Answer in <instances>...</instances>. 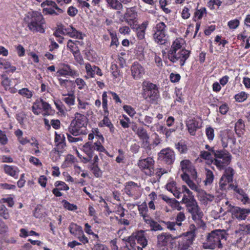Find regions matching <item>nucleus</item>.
<instances>
[{
	"mask_svg": "<svg viewBox=\"0 0 250 250\" xmlns=\"http://www.w3.org/2000/svg\"><path fill=\"white\" fill-rule=\"evenodd\" d=\"M138 189L137 184L133 182L130 181L125 184L124 188L125 192L129 197L135 196Z\"/></svg>",
	"mask_w": 250,
	"mask_h": 250,
	"instance_id": "nucleus-21",
	"label": "nucleus"
},
{
	"mask_svg": "<svg viewBox=\"0 0 250 250\" xmlns=\"http://www.w3.org/2000/svg\"><path fill=\"white\" fill-rule=\"evenodd\" d=\"M75 60L80 64H82L83 63V60L82 56L81 54L79 49H76L72 53Z\"/></svg>",
	"mask_w": 250,
	"mask_h": 250,
	"instance_id": "nucleus-48",
	"label": "nucleus"
},
{
	"mask_svg": "<svg viewBox=\"0 0 250 250\" xmlns=\"http://www.w3.org/2000/svg\"><path fill=\"white\" fill-rule=\"evenodd\" d=\"M78 41H73L71 40H68L67 42V47L69 48L70 51L73 53L76 49H79L78 47L76 46V42H78Z\"/></svg>",
	"mask_w": 250,
	"mask_h": 250,
	"instance_id": "nucleus-53",
	"label": "nucleus"
},
{
	"mask_svg": "<svg viewBox=\"0 0 250 250\" xmlns=\"http://www.w3.org/2000/svg\"><path fill=\"white\" fill-rule=\"evenodd\" d=\"M148 25V21L143 22L138 27L137 32V36L139 40H142L145 38V31Z\"/></svg>",
	"mask_w": 250,
	"mask_h": 250,
	"instance_id": "nucleus-30",
	"label": "nucleus"
},
{
	"mask_svg": "<svg viewBox=\"0 0 250 250\" xmlns=\"http://www.w3.org/2000/svg\"><path fill=\"white\" fill-rule=\"evenodd\" d=\"M24 21L31 32L44 33L45 21L41 13L38 11L28 12L25 15Z\"/></svg>",
	"mask_w": 250,
	"mask_h": 250,
	"instance_id": "nucleus-2",
	"label": "nucleus"
},
{
	"mask_svg": "<svg viewBox=\"0 0 250 250\" xmlns=\"http://www.w3.org/2000/svg\"><path fill=\"white\" fill-rule=\"evenodd\" d=\"M171 208L180 211L183 209V207L180 205V202L174 198H172L168 204Z\"/></svg>",
	"mask_w": 250,
	"mask_h": 250,
	"instance_id": "nucleus-45",
	"label": "nucleus"
},
{
	"mask_svg": "<svg viewBox=\"0 0 250 250\" xmlns=\"http://www.w3.org/2000/svg\"><path fill=\"white\" fill-rule=\"evenodd\" d=\"M65 146L66 145L64 140H62V141L59 142L56 145V147L53 149L52 153H54L60 157L64 152Z\"/></svg>",
	"mask_w": 250,
	"mask_h": 250,
	"instance_id": "nucleus-28",
	"label": "nucleus"
},
{
	"mask_svg": "<svg viewBox=\"0 0 250 250\" xmlns=\"http://www.w3.org/2000/svg\"><path fill=\"white\" fill-rule=\"evenodd\" d=\"M100 142L92 144L90 142L85 143L82 147V150L87 156L92 158L95 150L104 152L105 149Z\"/></svg>",
	"mask_w": 250,
	"mask_h": 250,
	"instance_id": "nucleus-11",
	"label": "nucleus"
},
{
	"mask_svg": "<svg viewBox=\"0 0 250 250\" xmlns=\"http://www.w3.org/2000/svg\"><path fill=\"white\" fill-rule=\"evenodd\" d=\"M60 33L62 35H67L71 38H75L78 39H82V33L77 31L75 28L72 26H69L67 28H65L63 26H62L61 28L59 29Z\"/></svg>",
	"mask_w": 250,
	"mask_h": 250,
	"instance_id": "nucleus-19",
	"label": "nucleus"
},
{
	"mask_svg": "<svg viewBox=\"0 0 250 250\" xmlns=\"http://www.w3.org/2000/svg\"><path fill=\"white\" fill-rule=\"evenodd\" d=\"M55 9H52L51 8H43V13L44 14H49V15H59L60 14H61L63 12V10L60 8L58 7V6L53 7Z\"/></svg>",
	"mask_w": 250,
	"mask_h": 250,
	"instance_id": "nucleus-36",
	"label": "nucleus"
},
{
	"mask_svg": "<svg viewBox=\"0 0 250 250\" xmlns=\"http://www.w3.org/2000/svg\"><path fill=\"white\" fill-rule=\"evenodd\" d=\"M70 233L77 237V236L82 234L83 231L81 227L75 223H71L69 227Z\"/></svg>",
	"mask_w": 250,
	"mask_h": 250,
	"instance_id": "nucleus-29",
	"label": "nucleus"
},
{
	"mask_svg": "<svg viewBox=\"0 0 250 250\" xmlns=\"http://www.w3.org/2000/svg\"><path fill=\"white\" fill-rule=\"evenodd\" d=\"M234 174L235 171L232 168L228 167L225 169L219 183L220 190L224 191L231 189L229 185L232 182Z\"/></svg>",
	"mask_w": 250,
	"mask_h": 250,
	"instance_id": "nucleus-6",
	"label": "nucleus"
},
{
	"mask_svg": "<svg viewBox=\"0 0 250 250\" xmlns=\"http://www.w3.org/2000/svg\"><path fill=\"white\" fill-rule=\"evenodd\" d=\"M78 108L79 109H86L88 108V106L89 105V103L85 102L82 100H81L80 98H78Z\"/></svg>",
	"mask_w": 250,
	"mask_h": 250,
	"instance_id": "nucleus-55",
	"label": "nucleus"
},
{
	"mask_svg": "<svg viewBox=\"0 0 250 250\" xmlns=\"http://www.w3.org/2000/svg\"><path fill=\"white\" fill-rule=\"evenodd\" d=\"M143 87L145 92L143 94V97L145 99L149 98L151 101H156L159 96V91L157 86L152 83L147 82H144L143 83Z\"/></svg>",
	"mask_w": 250,
	"mask_h": 250,
	"instance_id": "nucleus-8",
	"label": "nucleus"
},
{
	"mask_svg": "<svg viewBox=\"0 0 250 250\" xmlns=\"http://www.w3.org/2000/svg\"><path fill=\"white\" fill-rule=\"evenodd\" d=\"M108 113H105V116L102 120V122L105 126L108 127L109 128L110 132L111 133L114 134L115 132L116 129L110 120L107 118V116L108 115Z\"/></svg>",
	"mask_w": 250,
	"mask_h": 250,
	"instance_id": "nucleus-37",
	"label": "nucleus"
},
{
	"mask_svg": "<svg viewBox=\"0 0 250 250\" xmlns=\"http://www.w3.org/2000/svg\"><path fill=\"white\" fill-rule=\"evenodd\" d=\"M166 188L168 191L171 192L176 198H180L181 192L179 190L180 188H178L176 187L175 182L171 181L167 183L166 185Z\"/></svg>",
	"mask_w": 250,
	"mask_h": 250,
	"instance_id": "nucleus-25",
	"label": "nucleus"
},
{
	"mask_svg": "<svg viewBox=\"0 0 250 250\" xmlns=\"http://www.w3.org/2000/svg\"><path fill=\"white\" fill-rule=\"evenodd\" d=\"M190 229V230L184 233L182 235L180 236V237L182 236V238L178 242V250H190V248L196 237V228L194 225H191Z\"/></svg>",
	"mask_w": 250,
	"mask_h": 250,
	"instance_id": "nucleus-5",
	"label": "nucleus"
},
{
	"mask_svg": "<svg viewBox=\"0 0 250 250\" xmlns=\"http://www.w3.org/2000/svg\"><path fill=\"white\" fill-rule=\"evenodd\" d=\"M229 187L241 196L240 199L244 204L249 202L250 199L243 189L238 188L237 185H234L233 184H229Z\"/></svg>",
	"mask_w": 250,
	"mask_h": 250,
	"instance_id": "nucleus-23",
	"label": "nucleus"
},
{
	"mask_svg": "<svg viewBox=\"0 0 250 250\" xmlns=\"http://www.w3.org/2000/svg\"><path fill=\"white\" fill-rule=\"evenodd\" d=\"M92 250H109L108 247L102 244L96 243L92 249Z\"/></svg>",
	"mask_w": 250,
	"mask_h": 250,
	"instance_id": "nucleus-64",
	"label": "nucleus"
},
{
	"mask_svg": "<svg viewBox=\"0 0 250 250\" xmlns=\"http://www.w3.org/2000/svg\"><path fill=\"white\" fill-rule=\"evenodd\" d=\"M160 161L167 165H171L174 162L175 156L174 151L169 148L163 149L158 153Z\"/></svg>",
	"mask_w": 250,
	"mask_h": 250,
	"instance_id": "nucleus-15",
	"label": "nucleus"
},
{
	"mask_svg": "<svg viewBox=\"0 0 250 250\" xmlns=\"http://www.w3.org/2000/svg\"><path fill=\"white\" fill-rule=\"evenodd\" d=\"M107 6L111 9L117 10V14H120V10L123 9V4L120 0H105Z\"/></svg>",
	"mask_w": 250,
	"mask_h": 250,
	"instance_id": "nucleus-24",
	"label": "nucleus"
},
{
	"mask_svg": "<svg viewBox=\"0 0 250 250\" xmlns=\"http://www.w3.org/2000/svg\"><path fill=\"white\" fill-rule=\"evenodd\" d=\"M187 184L189 188L194 191H196L197 193L201 189L191 179L187 182Z\"/></svg>",
	"mask_w": 250,
	"mask_h": 250,
	"instance_id": "nucleus-60",
	"label": "nucleus"
},
{
	"mask_svg": "<svg viewBox=\"0 0 250 250\" xmlns=\"http://www.w3.org/2000/svg\"><path fill=\"white\" fill-rule=\"evenodd\" d=\"M154 161L151 157L141 159L138 162V166L147 175H152L154 173Z\"/></svg>",
	"mask_w": 250,
	"mask_h": 250,
	"instance_id": "nucleus-14",
	"label": "nucleus"
},
{
	"mask_svg": "<svg viewBox=\"0 0 250 250\" xmlns=\"http://www.w3.org/2000/svg\"><path fill=\"white\" fill-rule=\"evenodd\" d=\"M62 203L63 204V207L69 210H75L77 209L76 205L70 204L65 200L62 201Z\"/></svg>",
	"mask_w": 250,
	"mask_h": 250,
	"instance_id": "nucleus-56",
	"label": "nucleus"
},
{
	"mask_svg": "<svg viewBox=\"0 0 250 250\" xmlns=\"http://www.w3.org/2000/svg\"><path fill=\"white\" fill-rule=\"evenodd\" d=\"M102 105L105 113H108L107 109V95L106 92H104L102 95Z\"/></svg>",
	"mask_w": 250,
	"mask_h": 250,
	"instance_id": "nucleus-50",
	"label": "nucleus"
},
{
	"mask_svg": "<svg viewBox=\"0 0 250 250\" xmlns=\"http://www.w3.org/2000/svg\"><path fill=\"white\" fill-rule=\"evenodd\" d=\"M42 109L45 112V115H48L50 112L51 106L42 99H38L33 103L32 106V111L35 114L39 115L41 113Z\"/></svg>",
	"mask_w": 250,
	"mask_h": 250,
	"instance_id": "nucleus-13",
	"label": "nucleus"
},
{
	"mask_svg": "<svg viewBox=\"0 0 250 250\" xmlns=\"http://www.w3.org/2000/svg\"><path fill=\"white\" fill-rule=\"evenodd\" d=\"M153 38L155 42L160 44H164L167 39L166 34L154 33Z\"/></svg>",
	"mask_w": 250,
	"mask_h": 250,
	"instance_id": "nucleus-33",
	"label": "nucleus"
},
{
	"mask_svg": "<svg viewBox=\"0 0 250 250\" xmlns=\"http://www.w3.org/2000/svg\"><path fill=\"white\" fill-rule=\"evenodd\" d=\"M206 14V9L202 7L200 9L197 10L194 13V18H197L198 19L202 18L203 15Z\"/></svg>",
	"mask_w": 250,
	"mask_h": 250,
	"instance_id": "nucleus-59",
	"label": "nucleus"
},
{
	"mask_svg": "<svg viewBox=\"0 0 250 250\" xmlns=\"http://www.w3.org/2000/svg\"><path fill=\"white\" fill-rule=\"evenodd\" d=\"M215 157L213 164L219 169H223L230 162L231 160L230 154L226 151L220 150L214 152Z\"/></svg>",
	"mask_w": 250,
	"mask_h": 250,
	"instance_id": "nucleus-7",
	"label": "nucleus"
},
{
	"mask_svg": "<svg viewBox=\"0 0 250 250\" xmlns=\"http://www.w3.org/2000/svg\"><path fill=\"white\" fill-rule=\"evenodd\" d=\"M206 179L204 181L205 184L207 186L210 185L214 179V175L213 172L210 170L206 168Z\"/></svg>",
	"mask_w": 250,
	"mask_h": 250,
	"instance_id": "nucleus-41",
	"label": "nucleus"
},
{
	"mask_svg": "<svg viewBox=\"0 0 250 250\" xmlns=\"http://www.w3.org/2000/svg\"><path fill=\"white\" fill-rule=\"evenodd\" d=\"M87 118L86 116L79 112L74 114V118L68 127V131L74 136L86 134Z\"/></svg>",
	"mask_w": 250,
	"mask_h": 250,
	"instance_id": "nucleus-4",
	"label": "nucleus"
},
{
	"mask_svg": "<svg viewBox=\"0 0 250 250\" xmlns=\"http://www.w3.org/2000/svg\"><path fill=\"white\" fill-rule=\"evenodd\" d=\"M227 233L224 229H215L208 233L205 242L203 243V248L205 249L214 250L223 247L221 240L227 239Z\"/></svg>",
	"mask_w": 250,
	"mask_h": 250,
	"instance_id": "nucleus-3",
	"label": "nucleus"
},
{
	"mask_svg": "<svg viewBox=\"0 0 250 250\" xmlns=\"http://www.w3.org/2000/svg\"><path fill=\"white\" fill-rule=\"evenodd\" d=\"M186 219L185 214L184 211L179 212L175 217V223L177 224V226L180 227L182 225V222Z\"/></svg>",
	"mask_w": 250,
	"mask_h": 250,
	"instance_id": "nucleus-43",
	"label": "nucleus"
},
{
	"mask_svg": "<svg viewBox=\"0 0 250 250\" xmlns=\"http://www.w3.org/2000/svg\"><path fill=\"white\" fill-rule=\"evenodd\" d=\"M213 155L212 152L207 151H201L199 155L201 158L210 162H213Z\"/></svg>",
	"mask_w": 250,
	"mask_h": 250,
	"instance_id": "nucleus-44",
	"label": "nucleus"
},
{
	"mask_svg": "<svg viewBox=\"0 0 250 250\" xmlns=\"http://www.w3.org/2000/svg\"><path fill=\"white\" fill-rule=\"evenodd\" d=\"M221 138L222 146L224 148L227 147L229 142L234 144L236 139L233 131L230 129H226L221 132Z\"/></svg>",
	"mask_w": 250,
	"mask_h": 250,
	"instance_id": "nucleus-17",
	"label": "nucleus"
},
{
	"mask_svg": "<svg viewBox=\"0 0 250 250\" xmlns=\"http://www.w3.org/2000/svg\"><path fill=\"white\" fill-rule=\"evenodd\" d=\"M56 76L58 77L69 76L74 78L79 76V73L70 65L62 63L60 64L59 68L56 72Z\"/></svg>",
	"mask_w": 250,
	"mask_h": 250,
	"instance_id": "nucleus-12",
	"label": "nucleus"
},
{
	"mask_svg": "<svg viewBox=\"0 0 250 250\" xmlns=\"http://www.w3.org/2000/svg\"><path fill=\"white\" fill-rule=\"evenodd\" d=\"M144 233L143 230H140L135 235L137 243L140 244L143 248L145 247L147 244L146 239L145 237Z\"/></svg>",
	"mask_w": 250,
	"mask_h": 250,
	"instance_id": "nucleus-32",
	"label": "nucleus"
},
{
	"mask_svg": "<svg viewBox=\"0 0 250 250\" xmlns=\"http://www.w3.org/2000/svg\"><path fill=\"white\" fill-rule=\"evenodd\" d=\"M185 43L182 38L176 39L172 43L171 48L168 51L167 57L169 61L173 63L179 62L182 66L188 58L190 52L186 49H181Z\"/></svg>",
	"mask_w": 250,
	"mask_h": 250,
	"instance_id": "nucleus-1",
	"label": "nucleus"
},
{
	"mask_svg": "<svg viewBox=\"0 0 250 250\" xmlns=\"http://www.w3.org/2000/svg\"><path fill=\"white\" fill-rule=\"evenodd\" d=\"M181 170L183 172L190 173L192 178L197 183L201 181L200 179L198 177L197 172L194 166L188 160H184L180 162Z\"/></svg>",
	"mask_w": 250,
	"mask_h": 250,
	"instance_id": "nucleus-10",
	"label": "nucleus"
},
{
	"mask_svg": "<svg viewBox=\"0 0 250 250\" xmlns=\"http://www.w3.org/2000/svg\"><path fill=\"white\" fill-rule=\"evenodd\" d=\"M186 126L189 134L194 136L197 130L201 127L202 125L199 121L195 119H189L186 122Z\"/></svg>",
	"mask_w": 250,
	"mask_h": 250,
	"instance_id": "nucleus-20",
	"label": "nucleus"
},
{
	"mask_svg": "<svg viewBox=\"0 0 250 250\" xmlns=\"http://www.w3.org/2000/svg\"><path fill=\"white\" fill-rule=\"evenodd\" d=\"M162 222L166 225L167 229L171 231H175L177 229L176 228V226H177V224L175 223V222H170V221H162Z\"/></svg>",
	"mask_w": 250,
	"mask_h": 250,
	"instance_id": "nucleus-57",
	"label": "nucleus"
},
{
	"mask_svg": "<svg viewBox=\"0 0 250 250\" xmlns=\"http://www.w3.org/2000/svg\"><path fill=\"white\" fill-rule=\"evenodd\" d=\"M131 75L134 79L139 80L145 73V68L138 62H134L130 68Z\"/></svg>",
	"mask_w": 250,
	"mask_h": 250,
	"instance_id": "nucleus-18",
	"label": "nucleus"
},
{
	"mask_svg": "<svg viewBox=\"0 0 250 250\" xmlns=\"http://www.w3.org/2000/svg\"><path fill=\"white\" fill-rule=\"evenodd\" d=\"M4 170L7 174L13 177L15 179L18 178L19 170L17 167L5 165L4 166Z\"/></svg>",
	"mask_w": 250,
	"mask_h": 250,
	"instance_id": "nucleus-27",
	"label": "nucleus"
},
{
	"mask_svg": "<svg viewBox=\"0 0 250 250\" xmlns=\"http://www.w3.org/2000/svg\"><path fill=\"white\" fill-rule=\"evenodd\" d=\"M167 26L163 22H159L156 24L153 29L154 33L166 34Z\"/></svg>",
	"mask_w": 250,
	"mask_h": 250,
	"instance_id": "nucleus-39",
	"label": "nucleus"
},
{
	"mask_svg": "<svg viewBox=\"0 0 250 250\" xmlns=\"http://www.w3.org/2000/svg\"><path fill=\"white\" fill-rule=\"evenodd\" d=\"M227 212H230L233 217L239 220H244L250 214V208H241L239 207L232 206L229 205L227 208Z\"/></svg>",
	"mask_w": 250,
	"mask_h": 250,
	"instance_id": "nucleus-9",
	"label": "nucleus"
},
{
	"mask_svg": "<svg viewBox=\"0 0 250 250\" xmlns=\"http://www.w3.org/2000/svg\"><path fill=\"white\" fill-rule=\"evenodd\" d=\"M170 235L166 233H163L157 237L158 244L160 246H164L167 245L169 241Z\"/></svg>",
	"mask_w": 250,
	"mask_h": 250,
	"instance_id": "nucleus-35",
	"label": "nucleus"
},
{
	"mask_svg": "<svg viewBox=\"0 0 250 250\" xmlns=\"http://www.w3.org/2000/svg\"><path fill=\"white\" fill-rule=\"evenodd\" d=\"M190 213L191 215L192 219L195 221H200L203 216V213L201 210L200 207L194 210V211H192Z\"/></svg>",
	"mask_w": 250,
	"mask_h": 250,
	"instance_id": "nucleus-38",
	"label": "nucleus"
},
{
	"mask_svg": "<svg viewBox=\"0 0 250 250\" xmlns=\"http://www.w3.org/2000/svg\"><path fill=\"white\" fill-rule=\"evenodd\" d=\"M0 68L8 69V71L11 72H14L16 69L15 66L11 65L10 62L2 58H0Z\"/></svg>",
	"mask_w": 250,
	"mask_h": 250,
	"instance_id": "nucleus-31",
	"label": "nucleus"
},
{
	"mask_svg": "<svg viewBox=\"0 0 250 250\" xmlns=\"http://www.w3.org/2000/svg\"><path fill=\"white\" fill-rule=\"evenodd\" d=\"M142 147L145 149L147 154L150 155L151 154V149L153 146L152 145L149 143L148 140L142 142Z\"/></svg>",
	"mask_w": 250,
	"mask_h": 250,
	"instance_id": "nucleus-52",
	"label": "nucleus"
},
{
	"mask_svg": "<svg viewBox=\"0 0 250 250\" xmlns=\"http://www.w3.org/2000/svg\"><path fill=\"white\" fill-rule=\"evenodd\" d=\"M138 14L135 7L127 8L124 15V20L131 28L136 24L137 21Z\"/></svg>",
	"mask_w": 250,
	"mask_h": 250,
	"instance_id": "nucleus-16",
	"label": "nucleus"
},
{
	"mask_svg": "<svg viewBox=\"0 0 250 250\" xmlns=\"http://www.w3.org/2000/svg\"><path fill=\"white\" fill-rule=\"evenodd\" d=\"M136 134L139 138L142 140V142L147 141L149 139V137L147 133V131L143 127H139L136 131Z\"/></svg>",
	"mask_w": 250,
	"mask_h": 250,
	"instance_id": "nucleus-34",
	"label": "nucleus"
},
{
	"mask_svg": "<svg viewBox=\"0 0 250 250\" xmlns=\"http://www.w3.org/2000/svg\"><path fill=\"white\" fill-rule=\"evenodd\" d=\"M55 186L59 187V188L61 190H67L69 188V187L64 182L62 181H57L55 183Z\"/></svg>",
	"mask_w": 250,
	"mask_h": 250,
	"instance_id": "nucleus-63",
	"label": "nucleus"
},
{
	"mask_svg": "<svg viewBox=\"0 0 250 250\" xmlns=\"http://www.w3.org/2000/svg\"><path fill=\"white\" fill-rule=\"evenodd\" d=\"M206 134L208 139L211 141L213 140L214 137V129L211 127H207L206 129Z\"/></svg>",
	"mask_w": 250,
	"mask_h": 250,
	"instance_id": "nucleus-54",
	"label": "nucleus"
},
{
	"mask_svg": "<svg viewBox=\"0 0 250 250\" xmlns=\"http://www.w3.org/2000/svg\"><path fill=\"white\" fill-rule=\"evenodd\" d=\"M138 209L139 210V214L141 217H143L149 215L148 214V207L146 202H144L141 205H139L138 207Z\"/></svg>",
	"mask_w": 250,
	"mask_h": 250,
	"instance_id": "nucleus-40",
	"label": "nucleus"
},
{
	"mask_svg": "<svg viewBox=\"0 0 250 250\" xmlns=\"http://www.w3.org/2000/svg\"><path fill=\"white\" fill-rule=\"evenodd\" d=\"M245 128V125L244 122L242 119H239L238 121L235 123V131L237 134L239 133L237 132L238 130H243Z\"/></svg>",
	"mask_w": 250,
	"mask_h": 250,
	"instance_id": "nucleus-58",
	"label": "nucleus"
},
{
	"mask_svg": "<svg viewBox=\"0 0 250 250\" xmlns=\"http://www.w3.org/2000/svg\"><path fill=\"white\" fill-rule=\"evenodd\" d=\"M150 227L151 231L162 230L163 229V227L154 220L151 224Z\"/></svg>",
	"mask_w": 250,
	"mask_h": 250,
	"instance_id": "nucleus-61",
	"label": "nucleus"
},
{
	"mask_svg": "<svg viewBox=\"0 0 250 250\" xmlns=\"http://www.w3.org/2000/svg\"><path fill=\"white\" fill-rule=\"evenodd\" d=\"M18 93L27 99H30L32 97L34 92L27 88H23L18 91Z\"/></svg>",
	"mask_w": 250,
	"mask_h": 250,
	"instance_id": "nucleus-42",
	"label": "nucleus"
},
{
	"mask_svg": "<svg viewBox=\"0 0 250 250\" xmlns=\"http://www.w3.org/2000/svg\"><path fill=\"white\" fill-rule=\"evenodd\" d=\"M235 99L237 102H242L246 100L248 98V94L245 92H241L235 95Z\"/></svg>",
	"mask_w": 250,
	"mask_h": 250,
	"instance_id": "nucleus-51",
	"label": "nucleus"
},
{
	"mask_svg": "<svg viewBox=\"0 0 250 250\" xmlns=\"http://www.w3.org/2000/svg\"><path fill=\"white\" fill-rule=\"evenodd\" d=\"M124 110L131 117H133L136 113L134 109L130 105H125L123 106Z\"/></svg>",
	"mask_w": 250,
	"mask_h": 250,
	"instance_id": "nucleus-62",
	"label": "nucleus"
},
{
	"mask_svg": "<svg viewBox=\"0 0 250 250\" xmlns=\"http://www.w3.org/2000/svg\"><path fill=\"white\" fill-rule=\"evenodd\" d=\"M0 216L4 219H8L10 215L7 208L3 205H0Z\"/></svg>",
	"mask_w": 250,
	"mask_h": 250,
	"instance_id": "nucleus-46",
	"label": "nucleus"
},
{
	"mask_svg": "<svg viewBox=\"0 0 250 250\" xmlns=\"http://www.w3.org/2000/svg\"><path fill=\"white\" fill-rule=\"evenodd\" d=\"M108 31L109 33V34H110L111 38V42L110 45L111 46L115 45L117 46L118 45V44H119V42H118V39L117 37L116 33L114 31H111L110 30H108Z\"/></svg>",
	"mask_w": 250,
	"mask_h": 250,
	"instance_id": "nucleus-49",
	"label": "nucleus"
},
{
	"mask_svg": "<svg viewBox=\"0 0 250 250\" xmlns=\"http://www.w3.org/2000/svg\"><path fill=\"white\" fill-rule=\"evenodd\" d=\"M198 193L200 200L204 204L207 205L208 202H211L214 199V196L213 195L207 193L202 189Z\"/></svg>",
	"mask_w": 250,
	"mask_h": 250,
	"instance_id": "nucleus-26",
	"label": "nucleus"
},
{
	"mask_svg": "<svg viewBox=\"0 0 250 250\" xmlns=\"http://www.w3.org/2000/svg\"><path fill=\"white\" fill-rule=\"evenodd\" d=\"M85 68L87 74L91 78L94 77L95 74H96L99 76L103 75V73L100 68L94 65H91L90 63H85Z\"/></svg>",
	"mask_w": 250,
	"mask_h": 250,
	"instance_id": "nucleus-22",
	"label": "nucleus"
},
{
	"mask_svg": "<svg viewBox=\"0 0 250 250\" xmlns=\"http://www.w3.org/2000/svg\"><path fill=\"white\" fill-rule=\"evenodd\" d=\"M75 97L73 94H68L67 96L62 99V100L69 106L75 104Z\"/></svg>",
	"mask_w": 250,
	"mask_h": 250,
	"instance_id": "nucleus-47",
	"label": "nucleus"
}]
</instances>
